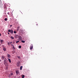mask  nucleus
<instances>
[{"mask_svg": "<svg viewBox=\"0 0 78 78\" xmlns=\"http://www.w3.org/2000/svg\"><path fill=\"white\" fill-rule=\"evenodd\" d=\"M3 64L5 66H8V62H7V59H6V58L4 59Z\"/></svg>", "mask_w": 78, "mask_h": 78, "instance_id": "1", "label": "nucleus"}, {"mask_svg": "<svg viewBox=\"0 0 78 78\" xmlns=\"http://www.w3.org/2000/svg\"><path fill=\"white\" fill-rule=\"evenodd\" d=\"M8 32H10L11 34H13V30H8Z\"/></svg>", "mask_w": 78, "mask_h": 78, "instance_id": "2", "label": "nucleus"}, {"mask_svg": "<svg viewBox=\"0 0 78 78\" xmlns=\"http://www.w3.org/2000/svg\"><path fill=\"white\" fill-rule=\"evenodd\" d=\"M33 48V44H31L30 48V49L32 50Z\"/></svg>", "mask_w": 78, "mask_h": 78, "instance_id": "3", "label": "nucleus"}, {"mask_svg": "<svg viewBox=\"0 0 78 78\" xmlns=\"http://www.w3.org/2000/svg\"><path fill=\"white\" fill-rule=\"evenodd\" d=\"M3 50L4 51H6V48L3 47Z\"/></svg>", "mask_w": 78, "mask_h": 78, "instance_id": "4", "label": "nucleus"}, {"mask_svg": "<svg viewBox=\"0 0 78 78\" xmlns=\"http://www.w3.org/2000/svg\"><path fill=\"white\" fill-rule=\"evenodd\" d=\"M7 56L8 58H10L11 57V56L9 54H7Z\"/></svg>", "mask_w": 78, "mask_h": 78, "instance_id": "5", "label": "nucleus"}, {"mask_svg": "<svg viewBox=\"0 0 78 78\" xmlns=\"http://www.w3.org/2000/svg\"><path fill=\"white\" fill-rule=\"evenodd\" d=\"M0 42H1V44H3V43H2V42H3V40H0Z\"/></svg>", "mask_w": 78, "mask_h": 78, "instance_id": "6", "label": "nucleus"}, {"mask_svg": "<svg viewBox=\"0 0 78 78\" xmlns=\"http://www.w3.org/2000/svg\"><path fill=\"white\" fill-rule=\"evenodd\" d=\"M16 74H19V71H16Z\"/></svg>", "mask_w": 78, "mask_h": 78, "instance_id": "7", "label": "nucleus"}, {"mask_svg": "<svg viewBox=\"0 0 78 78\" xmlns=\"http://www.w3.org/2000/svg\"><path fill=\"white\" fill-rule=\"evenodd\" d=\"M20 65V63L19 62H17V66H19Z\"/></svg>", "mask_w": 78, "mask_h": 78, "instance_id": "8", "label": "nucleus"}, {"mask_svg": "<svg viewBox=\"0 0 78 78\" xmlns=\"http://www.w3.org/2000/svg\"><path fill=\"white\" fill-rule=\"evenodd\" d=\"M18 38H19L20 39H21V36H18Z\"/></svg>", "mask_w": 78, "mask_h": 78, "instance_id": "9", "label": "nucleus"}, {"mask_svg": "<svg viewBox=\"0 0 78 78\" xmlns=\"http://www.w3.org/2000/svg\"><path fill=\"white\" fill-rule=\"evenodd\" d=\"M1 58H2L3 60V59H4V58H5V57H4V56H2Z\"/></svg>", "mask_w": 78, "mask_h": 78, "instance_id": "10", "label": "nucleus"}, {"mask_svg": "<svg viewBox=\"0 0 78 78\" xmlns=\"http://www.w3.org/2000/svg\"><path fill=\"white\" fill-rule=\"evenodd\" d=\"M8 61H9V62L11 63V60H10V59L8 58Z\"/></svg>", "mask_w": 78, "mask_h": 78, "instance_id": "11", "label": "nucleus"}, {"mask_svg": "<svg viewBox=\"0 0 78 78\" xmlns=\"http://www.w3.org/2000/svg\"><path fill=\"white\" fill-rule=\"evenodd\" d=\"M15 53V51H12V54H14Z\"/></svg>", "mask_w": 78, "mask_h": 78, "instance_id": "12", "label": "nucleus"}, {"mask_svg": "<svg viewBox=\"0 0 78 78\" xmlns=\"http://www.w3.org/2000/svg\"><path fill=\"white\" fill-rule=\"evenodd\" d=\"M22 78H25V75H22Z\"/></svg>", "mask_w": 78, "mask_h": 78, "instance_id": "13", "label": "nucleus"}, {"mask_svg": "<svg viewBox=\"0 0 78 78\" xmlns=\"http://www.w3.org/2000/svg\"><path fill=\"white\" fill-rule=\"evenodd\" d=\"M12 49L13 50H15V48H14V46H13V47H12Z\"/></svg>", "mask_w": 78, "mask_h": 78, "instance_id": "14", "label": "nucleus"}, {"mask_svg": "<svg viewBox=\"0 0 78 78\" xmlns=\"http://www.w3.org/2000/svg\"><path fill=\"white\" fill-rule=\"evenodd\" d=\"M22 42H23V43H25V41H21Z\"/></svg>", "mask_w": 78, "mask_h": 78, "instance_id": "15", "label": "nucleus"}, {"mask_svg": "<svg viewBox=\"0 0 78 78\" xmlns=\"http://www.w3.org/2000/svg\"><path fill=\"white\" fill-rule=\"evenodd\" d=\"M21 47H22L20 45L18 47V48H21Z\"/></svg>", "mask_w": 78, "mask_h": 78, "instance_id": "16", "label": "nucleus"}, {"mask_svg": "<svg viewBox=\"0 0 78 78\" xmlns=\"http://www.w3.org/2000/svg\"><path fill=\"white\" fill-rule=\"evenodd\" d=\"M22 69V66H21L20 67V70H21Z\"/></svg>", "mask_w": 78, "mask_h": 78, "instance_id": "17", "label": "nucleus"}, {"mask_svg": "<svg viewBox=\"0 0 78 78\" xmlns=\"http://www.w3.org/2000/svg\"><path fill=\"white\" fill-rule=\"evenodd\" d=\"M17 57L19 59H20V56H17Z\"/></svg>", "mask_w": 78, "mask_h": 78, "instance_id": "18", "label": "nucleus"}, {"mask_svg": "<svg viewBox=\"0 0 78 78\" xmlns=\"http://www.w3.org/2000/svg\"><path fill=\"white\" fill-rule=\"evenodd\" d=\"M11 39H14V37H13L11 36Z\"/></svg>", "mask_w": 78, "mask_h": 78, "instance_id": "19", "label": "nucleus"}, {"mask_svg": "<svg viewBox=\"0 0 78 78\" xmlns=\"http://www.w3.org/2000/svg\"><path fill=\"white\" fill-rule=\"evenodd\" d=\"M7 18H5L4 20H5V21H6V20H7Z\"/></svg>", "mask_w": 78, "mask_h": 78, "instance_id": "20", "label": "nucleus"}, {"mask_svg": "<svg viewBox=\"0 0 78 78\" xmlns=\"http://www.w3.org/2000/svg\"><path fill=\"white\" fill-rule=\"evenodd\" d=\"M10 44V42H9L7 43L8 45H9Z\"/></svg>", "mask_w": 78, "mask_h": 78, "instance_id": "21", "label": "nucleus"}, {"mask_svg": "<svg viewBox=\"0 0 78 78\" xmlns=\"http://www.w3.org/2000/svg\"><path fill=\"white\" fill-rule=\"evenodd\" d=\"M14 33L15 34H16V31H14Z\"/></svg>", "mask_w": 78, "mask_h": 78, "instance_id": "22", "label": "nucleus"}, {"mask_svg": "<svg viewBox=\"0 0 78 78\" xmlns=\"http://www.w3.org/2000/svg\"><path fill=\"white\" fill-rule=\"evenodd\" d=\"M18 36H19L18 35H16V38H18Z\"/></svg>", "mask_w": 78, "mask_h": 78, "instance_id": "23", "label": "nucleus"}, {"mask_svg": "<svg viewBox=\"0 0 78 78\" xmlns=\"http://www.w3.org/2000/svg\"><path fill=\"white\" fill-rule=\"evenodd\" d=\"M18 42H19V41H17L16 42V43H18Z\"/></svg>", "mask_w": 78, "mask_h": 78, "instance_id": "24", "label": "nucleus"}, {"mask_svg": "<svg viewBox=\"0 0 78 78\" xmlns=\"http://www.w3.org/2000/svg\"><path fill=\"white\" fill-rule=\"evenodd\" d=\"M10 74H11V76L12 75H13V74L12 73H10Z\"/></svg>", "mask_w": 78, "mask_h": 78, "instance_id": "25", "label": "nucleus"}, {"mask_svg": "<svg viewBox=\"0 0 78 78\" xmlns=\"http://www.w3.org/2000/svg\"><path fill=\"white\" fill-rule=\"evenodd\" d=\"M11 46H13H13H14V45H13V44H11Z\"/></svg>", "mask_w": 78, "mask_h": 78, "instance_id": "26", "label": "nucleus"}, {"mask_svg": "<svg viewBox=\"0 0 78 78\" xmlns=\"http://www.w3.org/2000/svg\"><path fill=\"white\" fill-rule=\"evenodd\" d=\"M12 41H11V42H10V44H12Z\"/></svg>", "mask_w": 78, "mask_h": 78, "instance_id": "27", "label": "nucleus"}, {"mask_svg": "<svg viewBox=\"0 0 78 78\" xmlns=\"http://www.w3.org/2000/svg\"><path fill=\"white\" fill-rule=\"evenodd\" d=\"M20 27H18V28H17V29H19Z\"/></svg>", "mask_w": 78, "mask_h": 78, "instance_id": "28", "label": "nucleus"}, {"mask_svg": "<svg viewBox=\"0 0 78 78\" xmlns=\"http://www.w3.org/2000/svg\"><path fill=\"white\" fill-rule=\"evenodd\" d=\"M8 14V15H9V12H8V13H7Z\"/></svg>", "mask_w": 78, "mask_h": 78, "instance_id": "29", "label": "nucleus"}, {"mask_svg": "<svg viewBox=\"0 0 78 78\" xmlns=\"http://www.w3.org/2000/svg\"><path fill=\"white\" fill-rule=\"evenodd\" d=\"M19 29H17V31H18L19 30Z\"/></svg>", "mask_w": 78, "mask_h": 78, "instance_id": "30", "label": "nucleus"}, {"mask_svg": "<svg viewBox=\"0 0 78 78\" xmlns=\"http://www.w3.org/2000/svg\"><path fill=\"white\" fill-rule=\"evenodd\" d=\"M7 33H8V34H9V32H8Z\"/></svg>", "mask_w": 78, "mask_h": 78, "instance_id": "31", "label": "nucleus"}, {"mask_svg": "<svg viewBox=\"0 0 78 78\" xmlns=\"http://www.w3.org/2000/svg\"><path fill=\"white\" fill-rule=\"evenodd\" d=\"M1 34L0 33V36H1Z\"/></svg>", "mask_w": 78, "mask_h": 78, "instance_id": "32", "label": "nucleus"}, {"mask_svg": "<svg viewBox=\"0 0 78 78\" xmlns=\"http://www.w3.org/2000/svg\"><path fill=\"white\" fill-rule=\"evenodd\" d=\"M10 27H12V25H10Z\"/></svg>", "mask_w": 78, "mask_h": 78, "instance_id": "33", "label": "nucleus"}, {"mask_svg": "<svg viewBox=\"0 0 78 78\" xmlns=\"http://www.w3.org/2000/svg\"><path fill=\"white\" fill-rule=\"evenodd\" d=\"M38 25V24H36V25Z\"/></svg>", "mask_w": 78, "mask_h": 78, "instance_id": "34", "label": "nucleus"}, {"mask_svg": "<svg viewBox=\"0 0 78 78\" xmlns=\"http://www.w3.org/2000/svg\"><path fill=\"white\" fill-rule=\"evenodd\" d=\"M0 45H1V44H0Z\"/></svg>", "mask_w": 78, "mask_h": 78, "instance_id": "35", "label": "nucleus"}, {"mask_svg": "<svg viewBox=\"0 0 78 78\" xmlns=\"http://www.w3.org/2000/svg\"><path fill=\"white\" fill-rule=\"evenodd\" d=\"M14 42H13V44H14Z\"/></svg>", "mask_w": 78, "mask_h": 78, "instance_id": "36", "label": "nucleus"}]
</instances>
